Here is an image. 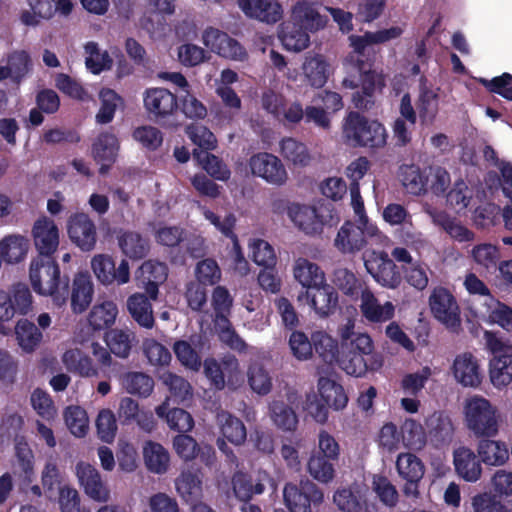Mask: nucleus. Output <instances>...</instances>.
<instances>
[{
	"label": "nucleus",
	"instance_id": "nucleus-42",
	"mask_svg": "<svg viewBox=\"0 0 512 512\" xmlns=\"http://www.w3.org/2000/svg\"><path fill=\"white\" fill-rule=\"evenodd\" d=\"M231 313L215 314V327L218 331L219 338L227 344L231 349L242 352L246 349L245 341L237 334L229 320Z\"/></svg>",
	"mask_w": 512,
	"mask_h": 512
},
{
	"label": "nucleus",
	"instance_id": "nucleus-40",
	"mask_svg": "<svg viewBox=\"0 0 512 512\" xmlns=\"http://www.w3.org/2000/svg\"><path fill=\"white\" fill-rule=\"evenodd\" d=\"M66 367L82 377H97L98 369L93 365L92 359L79 349L67 350L63 355Z\"/></svg>",
	"mask_w": 512,
	"mask_h": 512
},
{
	"label": "nucleus",
	"instance_id": "nucleus-54",
	"mask_svg": "<svg viewBox=\"0 0 512 512\" xmlns=\"http://www.w3.org/2000/svg\"><path fill=\"white\" fill-rule=\"evenodd\" d=\"M118 241L122 252L131 259H142L149 251L148 242L136 232H125Z\"/></svg>",
	"mask_w": 512,
	"mask_h": 512
},
{
	"label": "nucleus",
	"instance_id": "nucleus-21",
	"mask_svg": "<svg viewBox=\"0 0 512 512\" xmlns=\"http://www.w3.org/2000/svg\"><path fill=\"white\" fill-rule=\"evenodd\" d=\"M453 464L459 477L467 482H476L482 475L479 456L468 447H459L453 452Z\"/></svg>",
	"mask_w": 512,
	"mask_h": 512
},
{
	"label": "nucleus",
	"instance_id": "nucleus-48",
	"mask_svg": "<svg viewBox=\"0 0 512 512\" xmlns=\"http://www.w3.org/2000/svg\"><path fill=\"white\" fill-rule=\"evenodd\" d=\"M232 486L235 497L244 503H250L254 495L265 491L263 483H254L252 477L245 473H236L232 478Z\"/></svg>",
	"mask_w": 512,
	"mask_h": 512
},
{
	"label": "nucleus",
	"instance_id": "nucleus-30",
	"mask_svg": "<svg viewBox=\"0 0 512 512\" xmlns=\"http://www.w3.org/2000/svg\"><path fill=\"white\" fill-rule=\"evenodd\" d=\"M481 439L478 444L477 452L481 461L487 465L500 466L509 459V448L502 441L491 439Z\"/></svg>",
	"mask_w": 512,
	"mask_h": 512
},
{
	"label": "nucleus",
	"instance_id": "nucleus-29",
	"mask_svg": "<svg viewBox=\"0 0 512 512\" xmlns=\"http://www.w3.org/2000/svg\"><path fill=\"white\" fill-rule=\"evenodd\" d=\"M177 492L191 505L202 497V479L198 471H183L175 482Z\"/></svg>",
	"mask_w": 512,
	"mask_h": 512
},
{
	"label": "nucleus",
	"instance_id": "nucleus-2",
	"mask_svg": "<svg viewBox=\"0 0 512 512\" xmlns=\"http://www.w3.org/2000/svg\"><path fill=\"white\" fill-rule=\"evenodd\" d=\"M403 30L398 26L375 32L367 31L363 35L348 37L352 52L346 60L359 73L360 90L352 95V103L359 110H369L375 104V94L382 93L386 86V75L382 70L373 69L379 50L374 45L382 44L400 37Z\"/></svg>",
	"mask_w": 512,
	"mask_h": 512
},
{
	"label": "nucleus",
	"instance_id": "nucleus-38",
	"mask_svg": "<svg viewBox=\"0 0 512 512\" xmlns=\"http://www.w3.org/2000/svg\"><path fill=\"white\" fill-rule=\"evenodd\" d=\"M416 108L421 124L431 125L439 110L438 94L427 87H422L416 101Z\"/></svg>",
	"mask_w": 512,
	"mask_h": 512
},
{
	"label": "nucleus",
	"instance_id": "nucleus-58",
	"mask_svg": "<svg viewBox=\"0 0 512 512\" xmlns=\"http://www.w3.org/2000/svg\"><path fill=\"white\" fill-rule=\"evenodd\" d=\"M100 109L96 114V122L99 124L110 123L115 115L121 97L112 89L103 88L99 93Z\"/></svg>",
	"mask_w": 512,
	"mask_h": 512
},
{
	"label": "nucleus",
	"instance_id": "nucleus-7",
	"mask_svg": "<svg viewBox=\"0 0 512 512\" xmlns=\"http://www.w3.org/2000/svg\"><path fill=\"white\" fill-rule=\"evenodd\" d=\"M144 108L148 117L164 124L178 110L177 96L165 88H148L143 94Z\"/></svg>",
	"mask_w": 512,
	"mask_h": 512
},
{
	"label": "nucleus",
	"instance_id": "nucleus-37",
	"mask_svg": "<svg viewBox=\"0 0 512 512\" xmlns=\"http://www.w3.org/2000/svg\"><path fill=\"white\" fill-rule=\"evenodd\" d=\"M143 457L147 469L151 472L165 473L169 466V453L159 443L148 441L143 447Z\"/></svg>",
	"mask_w": 512,
	"mask_h": 512
},
{
	"label": "nucleus",
	"instance_id": "nucleus-41",
	"mask_svg": "<svg viewBox=\"0 0 512 512\" xmlns=\"http://www.w3.org/2000/svg\"><path fill=\"white\" fill-rule=\"evenodd\" d=\"M28 251V240L21 235H8L0 241V254L7 263L22 261Z\"/></svg>",
	"mask_w": 512,
	"mask_h": 512
},
{
	"label": "nucleus",
	"instance_id": "nucleus-53",
	"mask_svg": "<svg viewBox=\"0 0 512 512\" xmlns=\"http://www.w3.org/2000/svg\"><path fill=\"white\" fill-rule=\"evenodd\" d=\"M31 11L21 13V22L27 26H37L38 18L50 19L54 15V0H26Z\"/></svg>",
	"mask_w": 512,
	"mask_h": 512
},
{
	"label": "nucleus",
	"instance_id": "nucleus-27",
	"mask_svg": "<svg viewBox=\"0 0 512 512\" xmlns=\"http://www.w3.org/2000/svg\"><path fill=\"white\" fill-rule=\"evenodd\" d=\"M330 68V63L325 56L321 54L306 56L302 65L305 81L313 88L324 87L330 76Z\"/></svg>",
	"mask_w": 512,
	"mask_h": 512
},
{
	"label": "nucleus",
	"instance_id": "nucleus-61",
	"mask_svg": "<svg viewBox=\"0 0 512 512\" xmlns=\"http://www.w3.org/2000/svg\"><path fill=\"white\" fill-rule=\"evenodd\" d=\"M186 133L198 150L209 152L217 147L215 135L204 125H190L186 129Z\"/></svg>",
	"mask_w": 512,
	"mask_h": 512
},
{
	"label": "nucleus",
	"instance_id": "nucleus-6",
	"mask_svg": "<svg viewBox=\"0 0 512 512\" xmlns=\"http://www.w3.org/2000/svg\"><path fill=\"white\" fill-rule=\"evenodd\" d=\"M364 265L373 279L383 287L395 289L402 282L401 273L385 251H371L364 256Z\"/></svg>",
	"mask_w": 512,
	"mask_h": 512
},
{
	"label": "nucleus",
	"instance_id": "nucleus-63",
	"mask_svg": "<svg viewBox=\"0 0 512 512\" xmlns=\"http://www.w3.org/2000/svg\"><path fill=\"white\" fill-rule=\"evenodd\" d=\"M477 81L490 93L498 94L504 99L512 101V74L504 72L502 75L490 80L479 78Z\"/></svg>",
	"mask_w": 512,
	"mask_h": 512
},
{
	"label": "nucleus",
	"instance_id": "nucleus-25",
	"mask_svg": "<svg viewBox=\"0 0 512 512\" xmlns=\"http://www.w3.org/2000/svg\"><path fill=\"white\" fill-rule=\"evenodd\" d=\"M367 245L361 226L346 221L339 229L334 240V246L344 254L361 251Z\"/></svg>",
	"mask_w": 512,
	"mask_h": 512
},
{
	"label": "nucleus",
	"instance_id": "nucleus-28",
	"mask_svg": "<svg viewBox=\"0 0 512 512\" xmlns=\"http://www.w3.org/2000/svg\"><path fill=\"white\" fill-rule=\"evenodd\" d=\"M131 318L142 328L152 329L155 325L152 304L144 293L130 295L126 302Z\"/></svg>",
	"mask_w": 512,
	"mask_h": 512
},
{
	"label": "nucleus",
	"instance_id": "nucleus-36",
	"mask_svg": "<svg viewBox=\"0 0 512 512\" xmlns=\"http://www.w3.org/2000/svg\"><path fill=\"white\" fill-rule=\"evenodd\" d=\"M193 159L214 179L226 181L230 178L231 172L227 165L220 159L206 151L194 149Z\"/></svg>",
	"mask_w": 512,
	"mask_h": 512
},
{
	"label": "nucleus",
	"instance_id": "nucleus-44",
	"mask_svg": "<svg viewBox=\"0 0 512 512\" xmlns=\"http://www.w3.org/2000/svg\"><path fill=\"white\" fill-rule=\"evenodd\" d=\"M133 332L122 329H111L105 334V342L111 353L119 358H127L132 349Z\"/></svg>",
	"mask_w": 512,
	"mask_h": 512
},
{
	"label": "nucleus",
	"instance_id": "nucleus-8",
	"mask_svg": "<svg viewBox=\"0 0 512 512\" xmlns=\"http://www.w3.org/2000/svg\"><path fill=\"white\" fill-rule=\"evenodd\" d=\"M297 300L308 304L321 318L334 314L338 308V293L326 281L323 284L312 285L310 289L301 290Z\"/></svg>",
	"mask_w": 512,
	"mask_h": 512
},
{
	"label": "nucleus",
	"instance_id": "nucleus-46",
	"mask_svg": "<svg viewBox=\"0 0 512 512\" xmlns=\"http://www.w3.org/2000/svg\"><path fill=\"white\" fill-rule=\"evenodd\" d=\"M490 378L496 387L506 386L512 381V354L500 353L490 362Z\"/></svg>",
	"mask_w": 512,
	"mask_h": 512
},
{
	"label": "nucleus",
	"instance_id": "nucleus-9",
	"mask_svg": "<svg viewBox=\"0 0 512 512\" xmlns=\"http://www.w3.org/2000/svg\"><path fill=\"white\" fill-rule=\"evenodd\" d=\"M432 315L446 327L460 325V310L455 297L444 287H436L429 296Z\"/></svg>",
	"mask_w": 512,
	"mask_h": 512
},
{
	"label": "nucleus",
	"instance_id": "nucleus-56",
	"mask_svg": "<svg viewBox=\"0 0 512 512\" xmlns=\"http://www.w3.org/2000/svg\"><path fill=\"white\" fill-rule=\"evenodd\" d=\"M9 298L15 314L27 315L33 308V296L27 284L18 282L11 286Z\"/></svg>",
	"mask_w": 512,
	"mask_h": 512
},
{
	"label": "nucleus",
	"instance_id": "nucleus-55",
	"mask_svg": "<svg viewBox=\"0 0 512 512\" xmlns=\"http://www.w3.org/2000/svg\"><path fill=\"white\" fill-rule=\"evenodd\" d=\"M401 181L406 190L413 195H421L427 191L428 178L414 164L401 167Z\"/></svg>",
	"mask_w": 512,
	"mask_h": 512
},
{
	"label": "nucleus",
	"instance_id": "nucleus-20",
	"mask_svg": "<svg viewBox=\"0 0 512 512\" xmlns=\"http://www.w3.org/2000/svg\"><path fill=\"white\" fill-rule=\"evenodd\" d=\"M452 371L456 380L465 387H477L481 384L482 375L478 360L470 352L456 356Z\"/></svg>",
	"mask_w": 512,
	"mask_h": 512
},
{
	"label": "nucleus",
	"instance_id": "nucleus-62",
	"mask_svg": "<svg viewBox=\"0 0 512 512\" xmlns=\"http://www.w3.org/2000/svg\"><path fill=\"white\" fill-rule=\"evenodd\" d=\"M221 269L216 260L206 258L199 261L195 267V278L202 284L217 285L221 280Z\"/></svg>",
	"mask_w": 512,
	"mask_h": 512
},
{
	"label": "nucleus",
	"instance_id": "nucleus-3",
	"mask_svg": "<svg viewBox=\"0 0 512 512\" xmlns=\"http://www.w3.org/2000/svg\"><path fill=\"white\" fill-rule=\"evenodd\" d=\"M343 134L354 147L371 149L383 148L388 134L385 126L377 120H370L359 112H350L343 126Z\"/></svg>",
	"mask_w": 512,
	"mask_h": 512
},
{
	"label": "nucleus",
	"instance_id": "nucleus-33",
	"mask_svg": "<svg viewBox=\"0 0 512 512\" xmlns=\"http://www.w3.org/2000/svg\"><path fill=\"white\" fill-rule=\"evenodd\" d=\"M318 390L323 401L336 411L342 410L347 406L348 396L342 385L328 377H320L318 380Z\"/></svg>",
	"mask_w": 512,
	"mask_h": 512
},
{
	"label": "nucleus",
	"instance_id": "nucleus-47",
	"mask_svg": "<svg viewBox=\"0 0 512 512\" xmlns=\"http://www.w3.org/2000/svg\"><path fill=\"white\" fill-rule=\"evenodd\" d=\"M313 351L326 364L335 363L340 350L337 341L323 331L312 333Z\"/></svg>",
	"mask_w": 512,
	"mask_h": 512
},
{
	"label": "nucleus",
	"instance_id": "nucleus-19",
	"mask_svg": "<svg viewBox=\"0 0 512 512\" xmlns=\"http://www.w3.org/2000/svg\"><path fill=\"white\" fill-rule=\"evenodd\" d=\"M396 469L399 475L407 481L404 486L406 495L418 494L417 484L424 475V464L412 453H401L396 460Z\"/></svg>",
	"mask_w": 512,
	"mask_h": 512
},
{
	"label": "nucleus",
	"instance_id": "nucleus-26",
	"mask_svg": "<svg viewBox=\"0 0 512 512\" xmlns=\"http://www.w3.org/2000/svg\"><path fill=\"white\" fill-rule=\"evenodd\" d=\"M360 311L369 322L383 323L394 317L395 308L390 301L381 305L372 292L364 291L361 295Z\"/></svg>",
	"mask_w": 512,
	"mask_h": 512
},
{
	"label": "nucleus",
	"instance_id": "nucleus-1",
	"mask_svg": "<svg viewBox=\"0 0 512 512\" xmlns=\"http://www.w3.org/2000/svg\"><path fill=\"white\" fill-rule=\"evenodd\" d=\"M29 278L33 290L42 296H50L59 307L70 299L74 313L84 312L92 302L94 288L91 275L85 272L75 274L70 286L68 275H61L54 256H36L30 264Z\"/></svg>",
	"mask_w": 512,
	"mask_h": 512
},
{
	"label": "nucleus",
	"instance_id": "nucleus-31",
	"mask_svg": "<svg viewBox=\"0 0 512 512\" xmlns=\"http://www.w3.org/2000/svg\"><path fill=\"white\" fill-rule=\"evenodd\" d=\"M293 270L295 279L302 285L301 290L310 289L312 285L323 284L326 281L322 269L306 258H298Z\"/></svg>",
	"mask_w": 512,
	"mask_h": 512
},
{
	"label": "nucleus",
	"instance_id": "nucleus-34",
	"mask_svg": "<svg viewBox=\"0 0 512 512\" xmlns=\"http://www.w3.org/2000/svg\"><path fill=\"white\" fill-rule=\"evenodd\" d=\"M217 418L220 424V432L223 438L236 446H239L245 442L247 431L242 420L228 412H222L221 414H218Z\"/></svg>",
	"mask_w": 512,
	"mask_h": 512
},
{
	"label": "nucleus",
	"instance_id": "nucleus-10",
	"mask_svg": "<svg viewBox=\"0 0 512 512\" xmlns=\"http://www.w3.org/2000/svg\"><path fill=\"white\" fill-rule=\"evenodd\" d=\"M91 266L99 282L103 285L117 283L126 284L130 280V270L128 261L122 259L119 266L111 256L99 254L92 258Z\"/></svg>",
	"mask_w": 512,
	"mask_h": 512
},
{
	"label": "nucleus",
	"instance_id": "nucleus-17",
	"mask_svg": "<svg viewBox=\"0 0 512 512\" xmlns=\"http://www.w3.org/2000/svg\"><path fill=\"white\" fill-rule=\"evenodd\" d=\"M238 6L247 17L267 24L283 17V8L276 0H238Z\"/></svg>",
	"mask_w": 512,
	"mask_h": 512
},
{
	"label": "nucleus",
	"instance_id": "nucleus-12",
	"mask_svg": "<svg viewBox=\"0 0 512 512\" xmlns=\"http://www.w3.org/2000/svg\"><path fill=\"white\" fill-rule=\"evenodd\" d=\"M249 165L254 175L274 185H282L287 180L286 169L281 160L267 152H260L250 158Z\"/></svg>",
	"mask_w": 512,
	"mask_h": 512
},
{
	"label": "nucleus",
	"instance_id": "nucleus-35",
	"mask_svg": "<svg viewBox=\"0 0 512 512\" xmlns=\"http://www.w3.org/2000/svg\"><path fill=\"white\" fill-rule=\"evenodd\" d=\"M118 309L112 301L95 305L88 315V323L94 332L109 329L115 322Z\"/></svg>",
	"mask_w": 512,
	"mask_h": 512
},
{
	"label": "nucleus",
	"instance_id": "nucleus-15",
	"mask_svg": "<svg viewBox=\"0 0 512 512\" xmlns=\"http://www.w3.org/2000/svg\"><path fill=\"white\" fill-rule=\"evenodd\" d=\"M335 363L348 375L361 377L368 370L377 371L380 369L383 365V360L381 356L373 355L371 356L370 363H368V360L361 353L341 347Z\"/></svg>",
	"mask_w": 512,
	"mask_h": 512
},
{
	"label": "nucleus",
	"instance_id": "nucleus-50",
	"mask_svg": "<svg viewBox=\"0 0 512 512\" xmlns=\"http://www.w3.org/2000/svg\"><path fill=\"white\" fill-rule=\"evenodd\" d=\"M400 430L402 442L408 449L421 450L426 445V432L420 422L407 418Z\"/></svg>",
	"mask_w": 512,
	"mask_h": 512
},
{
	"label": "nucleus",
	"instance_id": "nucleus-23",
	"mask_svg": "<svg viewBox=\"0 0 512 512\" xmlns=\"http://www.w3.org/2000/svg\"><path fill=\"white\" fill-rule=\"evenodd\" d=\"M278 37L288 51L301 52L310 45V33L290 19L280 24Z\"/></svg>",
	"mask_w": 512,
	"mask_h": 512
},
{
	"label": "nucleus",
	"instance_id": "nucleus-39",
	"mask_svg": "<svg viewBox=\"0 0 512 512\" xmlns=\"http://www.w3.org/2000/svg\"><path fill=\"white\" fill-rule=\"evenodd\" d=\"M337 464V460L311 453L307 463V471L314 480L322 484H328L335 477Z\"/></svg>",
	"mask_w": 512,
	"mask_h": 512
},
{
	"label": "nucleus",
	"instance_id": "nucleus-51",
	"mask_svg": "<svg viewBox=\"0 0 512 512\" xmlns=\"http://www.w3.org/2000/svg\"><path fill=\"white\" fill-rule=\"evenodd\" d=\"M271 419L277 428L293 432L298 426V417L288 404L283 401H274L270 405Z\"/></svg>",
	"mask_w": 512,
	"mask_h": 512
},
{
	"label": "nucleus",
	"instance_id": "nucleus-49",
	"mask_svg": "<svg viewBox=\"0 0 512 512\" xmlns=\"http://www.w3.org/2000/svg\"><path fill=\"white\" fill-rule=\"evenodd\" d=\"M7 65L12 74V82L20 85L33 68L30 54L25 50H15L8 55Z\"/></svg>",
	"mask_w": 512,
	"mask_h": 512
},
{
	"label": "nucleus",
	"instance_id": "nucleus-4",
	"mask_svg": "<svg viewBox=\"0 0 512 512\" xmlns=\"http://www.w3.org/2000/svg\"><path fill=\"white\" fill-rule=\"evenodd\" d=\"M468 429L476 437H494L499 430L497 410L483 397H472L465 405Z\"/></svg>",
	"mask_w": 512,
	"mask_h": 512
},
{
	"label": "nucleus",
	"instance_id": "nucleus-13",
	"mask_svg": "<svg viewBox=\"0 0 512 512\" xmlns=\"http://www.w3.org/2000/svg\"><path fill=\"white\" fill-rule=\"evenodd\" d=\"M202 40L207 48L224 58L237 60L246 56L245 49L237 40L217 28H207L203 32Z\"/></svg>",
	"mask_w": 512,
	"mask_h": 512
},
{
	"label": "nucleus",
	"instance_id": "nucleus-22",
	"mask_svg": "<svg viewBox=\"0 0 512 512\" xmlns=\"http://www.w3.org/2000/svg\"><path fill=\"white\" fill-rule=\"evenodd\" d=\"M119 142L117 137L111 132H102L92 145V154L97 163L101 164L99 172L104 174L115 162Z\"/></svg>",
	"mask_w": 512,
	"mask_h": 512
},
{
	"label": "nucleus",
	"instance_id": "nucleus-57",
	"mask_svg": "<svg viewBox=\"0 0 512 512\" xmlns=\"http://www.w3.org/2000/svg\"><path fill=\"white\" fill-rule=\"evenodd\" d=\"M281 155L295 165L306 166L310 155L306 145L294 138H284L280 143Z\"/></svg>",
	"mask_w": 512,
	"mask_h": 512
},
{
	"label": "nucleus",
	"instance_id": "nucleus-59",
	"mask_svg": "<svg viewBox=\"0 0 512 512\" xmlns=\"http://www.w3.org/2000/svg\"><path fill=\"white\" fill-rule=\"evenodd\" d=\"M85 53L87 54L85 64L86 67L93 73L99 74L105 69H109L112 65V59L109 54L101 52L96 42L90 41L86 43Z\"/></svg>",
	"mask_w": 512,
	"mask_h": 512
},
{
	"label": "nucleus",
	"instance_id": "nucleus-18",
	"mask_svg": "<svg viewBox=\"0 0 512 512\" xmlns=\"http://www.w3.org/2000/svg\"><path fill=\"white\" fill-rule=\"evenodd\" d=\"M289 19L302 26L309 33H315L323 29L328 22L327 16L322 15L315 4L307 0L297 1L293 5Z\"/></svg>",
	"mask_w": 512,
	"mask_h": 512
},
{
	"label": "nucleus",
	"instance_id": "nucleus-32",
	"mask_svg": "<svg viewBox=\"0 0 512 512\" xmlns=\"http://www.w3.org/2000/svg\"><path fill=\"white\" fill-rule=\"evenodd\" d=\"M333 501L342 512H375V506L370 510L363 499V495L358 488H342L335 491Z\"/></svg>",
	"mask_w": 512,
	"mask_h": 512
},
{
	"label": "nucleus",
	"instance_id": "nucleus-64",
	"mask_svg": "<svg viewBox=\"0 0 512 512\" xmlns=\"http://www.w3.org/2000/svg\"><path fill=\"white\" fill-rule=\"evenodd\" d=\"M472 507L474 512H509L500 495L487 492L475 495Z\"/></svg>",
	"mask_w": 512,
	"mask_h": 512
},
{
	"label": "nucleus",
	"instance_id": "nucleus-14",
	"mask_svg": "<svg viewBox=\"0 0 512 512\" xmlns=\"http://www.w3.org/2000/svg\"><path fill=\"white\" fill-rule=\"evenodd\" d=\"M37 256H54L59 245V230L55 222L46 217L37 219L32 228Z\"/></svg>",
	"mask_w": 512,
	"mask_h": 512
},
{
	"label": "nucleus",
	"instance_id": "nucleus-5",
	"mask_svg": "<svg viewBox=\"0 0 512 512\" xmlns=\"http://www.w3.org/2000/svg\"><path fill=\"white\" fill-rule=\"evenodd\" d=\"M283 499L290 512H314L324 501V493L314 482L306 479L298 484L286 483Z\"/></svg>",
	"mask_w": 512,
	"mask_h": 512
},
{
	"label": "nucleus",
	"instance_id": "nucleus-45",
	"mask_svg": "<svg viewBox=\"0 0 512 512\" xmlns=\"http://www.w3.org/2000/svg\"><path fill=\"white\" fill-rule=\"evenodd\" d=\"M160 378L169 390L170 394L168 399L173 400L177 404H181L192 398V386L185 378L172 372H165Z\"/></svg>",
	"mask_w": 512,
	"mask_h": 512
},
{
	"label": "nucleus",
	"instance_id": "nucleus-60",
	"mask_svg": "<svg viewBox=\"0 0 512 512\" xmlns=\"http://www.w3.org/2000/svg\"><path fill=\"white\" fill-rule=\"evenodd\" d=\"M65 423L76 437H84L88 431V416L80 406H68L64 412Z\"/></svg>",
	"mask_w": 512,
	"mask_h": 512
},
{
	"label": "nucleus",
	"instance_id": "nucleus-24",
	"mask_svg": "<svg viewBox=\"0 0 512 512\" xmlns=\"http://www.w3.org/2000/svg\"><path fill=\"white\" fill-rule=\"evenodd\" d=\"M426 425L430 440L435 447H443L452 442L455 429L451 418L446 413L434 412L427 418Z\"/></svg>",
	"mask_w": 512,
	"mask_h": 512
},
{
	"label": "nucleus",
	"instance_id": "nucleus-43",
	"mask_svg": "<svg viewBox=\"0 0 512 512\" xmlns=\"http://www.w3.org/2000/svg\"><path fill=\"white\" fill-rule=\"evenodd\" d=\"M122 386L127 393L146 398L154 389V380L144 372H127L122 376Z\"/></svg>",
	"mask_w": 512,
	"mask_h": 512
},
{
	"label": "nucleus",
	"instance_id": "nucleus-52",
	"mask_svg": "<svg viewBox=\"0 0 512 512\" xmlns=\"http://www.w3.org/2000/svg\"><path fill=\"white\" fill-rule=\"evenodd\" d=\"M15 334L20 347L28 352L33 351L42 340V332L28 319H20L15 326Z\"/></svg>",
	"mask_w": 512,
	"mask_h": 512
},
{
	"label": "nucleus",
	"instance_id": "nucleus-16",
	"mask_svg": "<svg viewBox=\"0 0 512 512\" xmlns=\"http://www.w3.org/2000/svg\"><path fill=\"white\" fill-rule=\"evenodd\" d=\"M76 475L84 492L91 499L98 502H106L109 499L110 491L93 465L79 462L76 465Z\"/></svg>",
	"mask_w": 512,
	"mask_h": 512
},
{
	"label": "nucleus",
	"instance_id": "nucleus-11",
	"mask_svg": "<svg viewBox=\"0 0 512 512\" xmlns=\"http://www.w3.org/2000/svg\"><path fill=\"white\" fill-rule=\"evenodd\" d=\"M67 232L71 241L82 251L94 249L97 241L96 226L88 214H72L68 219Z\"/></svg>",
	"mask_w": 512,
	"mask_h": 512
}]
</instances>
